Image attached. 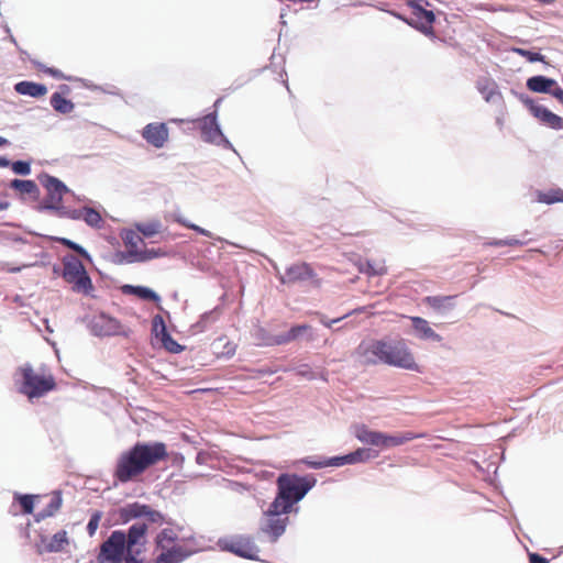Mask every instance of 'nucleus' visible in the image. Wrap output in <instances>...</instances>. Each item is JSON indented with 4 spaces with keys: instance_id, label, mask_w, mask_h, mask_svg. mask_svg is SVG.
Segmentation results:
<instances>
[{
    "instance_id": "obj_29",
    "label": "nucleus",
    "mask_w": 563,
    "mask_h": 563,
    "mask_svg": "<svg viewBox=\"0 0 563 563\" xmlns=\"http://www.w3.org/2000/svg\"><path fill=\"white\" fill-rule=\"evenodd\" d=\"M556 86L558 84L554 79L544 76H533L527 80V88L533 92L539 93L553 95V90Z\"/></svg>"
},
{
    "instance_id": "obj_9",
    "label": "nucleus",
    "mask_w": 563,
    "mask_h": 563,
    "mask_svg": "<svg viewBox=\"0 0 563 563\" xmlns=\"http://www.w3.org/2000/svg\"><path fill=\"white\" fill-rule=\"evenodd\" d=\"M216 547L221 552L231 553L238 558L251 561L265 562L260 559V547L254 542V539L249 534H230L220 537Z\"/></svg>"
},
{
    "instance_id": "obj_14",
    "label": "nucleus",
    "mask_w": 563,
    "mask_h": 563,
    "mask_svg": "<svg viewBox=\"0 0 563 563\" xmlns=\"http://www.w3.org/2000/svg\"><path fill=\"white\" fill-rule=\"evenodd\" d=\"M9 225L23 229L24 232H26L30 235L42 238V239H45L48 241L57 242V243L62 244L63 246L74 251L78 255V257H80L81 260L92 262L91 254L81 244H79L68 238L42 234V233H38L31 229H27L26 227L22 225L21 223H10Z\"/></svg>"
},
{
    "instance_id": "obj_54",
    "label": "nucleus",
    "mask_w": 563,
    "mask_h": 563,
    "mask_svg": "<svg viewBox=\"0 0 563 563\" xmlns=\"http://www.w3.org/2000/svg\"><path fill=\"white\" fill-rule=\"evenodd\" d=\"M529 563H550V561L538 552H528Z\"/></svg>"
},
{
    "instance_id": "obj_33",
    "label": "nucleus",
    "mask_w": 563,
    "mask_h": 563,
    "mask_svg": "<svg viewBox=\"0 0 563 563\" xmlns=\"http://www.w3.org/2000/svg\"><path fill=\"white\" fill-rule=\"evenodd\" d=\"M211 346L218 358L229 360L235 354L236 351V344L225 340L223 336L214 340Z\"/></svg>"
},
{
    "instance_id": "obj_6",
    "label": "nucleus",
    "mask_w": 563,
    "mask_h": 563,
    "mask_svg": "<svg viewBox=\"0 0 563 563\" xmlns=\"http://www.w3.org/2000/svg\"><path fill=\"white\" fill-rule=\"evenodd\" d=\"M37 179L45 188L46 196L33 207L36 212H51L57 218L64 219L70 208L64 206L66 195L75 196V192L58 177L46 172L38 174Z\"/></svg>"
},
{
    "instance_id": "obj_11",
    "label": "nucleus",
    "mask_w": 563,
    "mask_h": 563,
    "mask_svg": "<svg viewBox=\"0 0 563 563\" xmlns=\"http://www.w3.org/2000/svg\"><path fill=\"white\" fill-rule=\"evenodd\" d=\"M169 255L168 251L163 249H144L131 250L130 252L115 251L111 256V262L115 265H128L134 263H146L154 258L166 257Z\"/></svg>"
},
{
    "instance_id": "obj_1",
    "label": "nucleus",
    "mask_w": 563,
    "mask_h": 563,
    "mask_svg": "<svg viewBox=\"0 0 563 563\" xmlns=\"http://www.w3.org/2000/svg\"><path fill=\"white\" fill-rule=\"evenodd\" d=\"M147 523L135 521L126 530H113L99 545L97 563H146Z\"/></svg>"
},
{
    "instance_id": "obj_57",
    "label": "nucleus",
    "mask_w": 563,
    "mask_h": 563,
    "mask_svg": "<svg viewBox=\"0 0 563 563\" xmlns=\"http://www.w3.org/2000/svg\"><path fill=\"white\" fill-rule=\"evenodd\" d=\"M209 457H210L209 453L201 450V451L197 452V454H196V463L198 465H206Z\"/></svg>"
},
{
    "instance_id": "obj_25",
    "label": "nucleus",
    "mask_w": 563,
    "mask_h": 563,
    "mask_svg": "<svg viewBox=\"0 0 563 563\" xmlns=\"http://www.w3.org/2000/svg\"><path fill=\"white\" fill-rule=\"evenodd\" d=\"M420 437V434H416L411 431H406L397 434H390L380 431L377 448H380L383 450L396 448Z\"/></svg>"
},
{
    "instance_id": "obj_24",
    "label": "nucleus",
    "mask_w": 563,
    "mask_h": 563,
    "mask_svg": "<svg viewBox=\"0 0 563 563\" xmlns=\"http://www.w3.org/2000/svg\"><path fill=\"white\" fill-rule=\"evenodd\" d=\"M145 509H147V504H142L140 501L125 504L117 511L118 523L128 525L133 520L140 521L141 519H144Z\"/></svg>"
},
{
    "instance_id": "obj_5",
    "label": "nucleus",
    "mask_w": 563,
    "mask_h": 563,
    "mask_svg": "<svg viewBox=\"0 0 563 563\" xmlns=\"http://www.w3.org/2000/svg\"><path fill=\"white\" fill-rule=\"evenodd\" d=\"M13 380L16 391L25 396L31 402L57 388L56 379L52 374L36 373L29 362L15 369Z\"/></svg>"
},
{
    "instance_id": "obj_64",
    "label": "nucleus",
    "mask_w": 563,
    "mask_h": 563,
    "mask_svg": "<svg viewBox=\"0 0 563 563\" xmlns=\"http://www.w3.org/2000/svg\"><path fill=\"white\" fill-rule=\"evenodd\" d=\"M553 96L563 103V89H561L559 86H556L553 90Z\"/></svg>"
},
{
    "instance_id": "obj_58",
    "label": "nucleus",
    "mask_w": 563,
    "mask_h": 563,
    "mask_svg": "<svg viewBox=\"0 0 563 563\" xmlns=\"http://www.w3.org/2000/svg\"><path fill=\"white\" fill-rule=\"evenodd\" d=\"M8 239L14 243L31 244L26 238L13 232L9 233Z\"/></svg>"
},
{
    "instance_id": "obj_19",
    "label": "nucleus",
    "mask_w": 563,
    "mask_h": 563,
    "mask_svg": "<svg viewBox=\"0 0 563 563\" xmlns=\"http://www.w3.org/2000/svg\"><path fill=\"white\" fill-rule=\"evenodd\" d=\"M38 537L40 543L35 544L38 554L60 552L69 543L67 531L64 529L54 533L49 541L44 533H40Z\"/></svg>"
},
{
    "instance_id": "obj_62",
    "label": "nucleus",
    "mask_w": 563,
    "mask_h": 563,
    "mask_svg": "<svg viewBox=\"0 0 563 563\" xmlns=\"http://www.w3.org/2000/svg\"><path fill=\"white\" fill-rule=\"evenodd\" d=\"M216 145L218 146H222L223 150L225 151H231L233 152L235 155L239 156V153L234 150L233 147V143H214Z\"/></svg>"
},
{
    "instance_id": "obj_2",
    "label": "nucleus",
    "mask_w": 563,
    "mask_h": 563,
    "mask_svg": "<svg viewBox=\"0 0 563 563\" xmlns=\"http://www.w3.org/2000/svg\"><path fill=\"white\" fill-rule=\"evenodd\" d=\"M169 456L167 445L161 441H137L123 451L113 470V487L126 484L143 475L150 467L155 466Z\"/></svg>"
},
{
    "instance_id": "obj_43",
    "label": "nucleus",
    "mask_w": 563,
    "mask_h": 563,
    "mask_svg": "<svg viewBox=\"0 0 563 563\" xmlns=\"http://www.w3.org/2000/svg\"><path fill=\"white\" fill-rule=\"evenodd\" d=\"M255 339L258 341V345L262 346H275L280 345V342H277L279 340V334H271L268 330H266L263 327H260L255 330Z\"/></svg>"
},
{
    "instance_id": "obj_7",
    "label": "nucleus",
    "mask_w": 563,
    "mask_h": 563,
    "mask_svg": "<svg viewBox=\"0 0 563 563\" xmlns=\"http://www.w3.org/2000/svg\"><path fill=\"white\" fill-rule=\"evenodd\" d=\"M63 279L71 286V290L86 297L96 298L92 279L81 262L74 254H65L62 257Z\"/></svg>"
},
{
    "instance_id": "obj_17",
    "label": "nucleus",
    "mask_w": 563,
    "mask_h": 563,
    "mask_svg": "<svg viewBox=\"0 0 563 563\" xmlns=\"http://www.w3.org/2000/svg\"><path fill=\"white\" fill-rule=\"evenodd\" d=\"M121 291L124 295L135 296L144 301L154 302L164 314H166L168 318H170L169 311L165 310L161 306V301H162L161 296L151 287L143 286V285L124 284L121 286Z\"/></svg>"
},
{
    "instance_id": "obj_59",
    "label": "nucleus",
    "mask_w": 563,
    "mask_h": 563,
    "mask_svg": "<svg viewBox=\"0 0 563 563\" xmlns=\"http://www.w3.org/2000/svg\"><path fill=\"white\" fill-rule=\"evenodd\" d=\"M481 91H482V93H485V100H486V101H490V100H493V97H494L495 95H498V92H497V90L495 89V87H494V86H493V87H488V86H487V87H485V88L481 89Z\"/></svg>"
},
{
    "instance_id": "obj_53",
    "label": "nucleus",
    "mask_w": 563,
    "mask_h": 563,
    "mask_svg": "<svg viewBox=\"0 0 563 563\" xmlns=\"http://www.w3.org/2000/svg\"><path fill=\"white\" fill-rule=\"evenodd\" d=\"M40 257V262H35L33 264H29L27 266H46L51 263V254L46 251H42L37 254Z\"/></svg>"
},
{
    "instance_id": "obj_60",
    "label": "nucleus",
    "mask_w": 563,
    "mask_h": 563,
    "mask_svg": "<svg viewBox=\"0 0 563 563\" xmlns=\"http://www.w3.org/2000/svg\"><path fill=\"white\" fill-rule=\"evenodd\" d=\"M190 230H192V231H195L198 234L203 235V236H208V238L212 236V233L209 230H207V229H205L202 227H199L198 224H191L190 225Z\"/></svg>"
},
{
    "instance_id": "obj_18",
    "label": "nucleus",
    "mask_w": 563,
    "mask_h": 563,
    "mask_svg": "<svg viewBox=\"0 0 563 563\" xmlns=\"http://www.w3.org/2000/svg\"><path fill=\"white\" fill-rule=\"evenodd\" d=\"M8 187L18 194L21 201H25L26 198L35 202L40 200L41 190L33 179L13 178L10 180Z\"/></svg>"
},
{
    "instance_id": "obj_30",
    "label": "nucleus",
    "mask_w": 563,
    "mask_h": 563,
    "mask_svg": "<svg viewBox=\"0 0 563 563\" xmlns=\"http://www.w3.org/2000/svg\"><path fill=\"white\" fill-rule=\"evenodd\" d=\"M145 141H167L168 126L163 122H154L147 124L142 132Z\"/></svg>"
},
{
    "instance_id": "obj_8",
    "label": "nucleus",
    "mask_w": 563,
    "mask_h": 563,
    "mask_svg": "<svg viewBox=\"0 0 563 563\" xmlns=\"http://www.w3.org/2000/svg\"><path fill=\"white\" fill-rule=\"evenodd\" d=\"M290 514L292 512L272 500L260 519L258 534L263 533L271 543H276L286 532Z\"/></svg>"
},
{
    "instance_id": "obj_61",
    "label": "nucleus",
    "mask_w": 563,
    "mask_h": 563,
    "mask_svg": "<svg viewBox=\"0 0 563 563\" xmlns=\"http://www.w3.org/2000/svg\"><path fill=\"white\" fill-rule=\"evenodd\" d=\"M45 73L49 74L51 76H53L54 78H57V79L63 78L62 71L58 69H55V68H46Z\"/></svg>"
},
{
    "instance_id": "obj_12",
    "label": "nucleus",
    "mask_w": 563,
    "mask_h": 563,
    "mask_svg": "<svg viewBox=\"0 0 563 563\" xmlns=\"http://www.w3.org/2000/svg\"><path fill=\"white\" fill-rule=\"evenodd\" d=\"M317 277L314 269L306 262L295 263L286 267L285 273H278V282L282 285L305 283Z\"/></svg>"
},
{
    "instance_id": "obj_49",
    "label": "nucleus",
    "mask_w": 563,
    "mask_h": 563,
    "mask_svg": "<svg viewBox=\"0 0 563 563\" xmlns=\"http://www.w3.org/2000/svg\"><path fill=\"white\" fill-rule=\"evenodd\" d=\"M101 510H92L89 516L88 523L86 526V530L89 537H93L102 518Z\"/></svg>"
},
{
    "instance_id": "obj_42",
    "label": "nucleus",
    "mask_w": 563,
    "mask_h": 563,
    "mask_svg": "<svg viewBox=\"0 0 563 563\" xmlns=\"http://www.w3.org/2000/svg\"><path fill=\"white\" fill-rule=\"evenodd\" d=\"M51 104L53 109L59 113L66 114L73 111L74 104L70 100L66 99L59 92H55L51 97Z\"/></svg>"
},
{
    "instance_id": "obj_55",
    "label": "nucleus",
    "mask_w": 563,
    "mask_h": 563,
    "mask_svg": "<svg viewBox=\"0 0 563 563\" xmlns=\"http://www.w3.org/2000/svg\"><path fill=\"white\" fill-rule=\"evenodd\" d=\"M168 459H170L173 466H181L185 462V456L179 452H173Z\"/></svg>"
},
{
    "instance_id": "obj_45",
    "label": "nucleus",
    "mask_w": 563,
    "mask_h": 563,
    "mask_svg": "<svg viewBox=\"0 0 563 563\" xmlns=\"http://www.w3.org/2000/svg\"><path fill=\"white\" fill-rule=\"evenodd\" d=\"M532 241H533V239L520 240V239H517V238L490 239L487 242H485L484 245L496 246V247H501V246H523V245L529 244Z\"/></svg>"
},
{
    "instance_id": "obj_34",
    "label": "nucleus",
    "mask_w": 563,
    "mask_h": 563,
    "mask_svg": "<svg viewBox=\"0 0 563 563\" xmlns=\"http://www.w3.org/2000/svg\"><path fill=\"white\" fill-rule=\"evenodd\" d=\"M379 434H380L379 430H373V429L368 428L366 424H361V426L356 427V430H355V438L360 442H362L364 444L372 445V446H376V448L378 444Z\"/></svg>"
},
{
    "instance_id": "obj_37",
    "label": "nucleus",
    "mask_w": 563,
    "mask_h": 563,
    "mask_svg": "<svg viewBox=\"0 0 563 563\" xmlns=\"http://www.w3.org/2000/svg\"><path fill=\"white\" fill-rule=\"evenodd\" d=\"M179 540L178 533L167 527L163 528L155 537L154 544L157 550H163L164 548H168L167 544L175 543Z\"/></svg>"
},
{
    "instance_id": "obj_32",
    "label": "nucleus",
    "mask_w": 563,
    "mask_h": 563,
    "mask_svg": "<svg viewBox=\"0 0 563 563\" xmlns=\"http://www.w3.org/2000/svg\"><path fill=\"white\" fill-rule=\"evenodd\" d=\"M536 201L544 205H554L558 202L563 203V189L560 187L550 188L548 190L537 189L533 192Z\"/></svg>"
},
{
    "instance_id": "obj_3",
    "label": "nucleus",
    "mask_w": 563,
    "mask_h": 563,
    "mask_svg": "<svg viewBox=\"0 0 563 563\" xmlns=\"http://www.w3.org/2000/svg\"><path fill=\"white\" fill-rule=\"evenodd\" d=\"M356 353L361 356H367L364 361L367 366L380 363L419 374L423 373V367L416 362L412 351L402 338L384 336L374 339L367 344L361 342L356 347Z\"/></svg>"
},
{
    "instance_id": "obj_51",
    "label": "nucleus",
    "mask_w": 563,
    "mask_h": 563,
    "mask_svg": "<svg viewBox=\"0 0 563 563\" xmlns=\"http://www.w3.org/2000/svg\"><path fill=\"white\" fill-rule=\"evenodd\" d=\"M357 310H353V311H349L346 312L344 316L342 317H339V318H334V319H328L325 316H322L321 319H320V322L327 327V328H332L333 324L335 323H339L340 321H342L343 319H345L346 317L351 316L352 313L356 312Z\"/></svg>"
},
{
    "instance_id": "obj_47",
    "label": "nucleus",
    "mask_w": 563,
    "mask_h": 563,
    "mask_svg": "<svg viewBox=\"0 0 563 563\" xmlns=\"http://www.w3.org/2000/svg\"><path fill=\"white\" fill-rule=\"evenodd\" d=\"M31 164V159H10L9 167L18 176H29L32 173Z\"/></svg>"
},
{
    "instance_id": "obj_48",
    "label": "nucleus",
    "mask_w": 563,
    "mask_h": 563,
    "mask_svg": "<svg viewBox=\"0 0 563 563\" xmlns=\"http://www.w3.org/2000/svg\"><path fill=\"white\" fill-rule=\"evenodd\" d=\"M161 342V345L162 347L172 353V354H179L181 353L183 351H185L186 346L178 343L173 336L172 334H167L166 336H164L163 339L159 340Z\"/></svg>"
},
{
    "instance_id": "obj_28",
    "label": "nucleus",
    "mask_w": 563,
    "mask_h": 563,
    "mask_svg": "<svg viewBox=\"0 0 563 563\" xmlns=\"http://www.w3.org/2000/svg\"><path fill=\"white\" fill-rule=\"evenodd\" d=\"M63 505V494L62 490L56 489L52 493V498L49 503L46 505L44 509L41 511L33 514V519L35 522H40L48 517H53L54 514L60 509Z\"/></svg>"
},
{
    "instance_id": "obj_56",
    "label": "nucleus",
    "mask_w": 563,
    "mask_h": 563,
    "mask_svg": "<svg viewBox=\"0 0 563 563\" xmlns=\"http://www.w3.org/2000/svg\"><path fill=\"white\" fill-rule=\"evenodd\" d=\"M278 372L277 368H273L271 366L264 365L256 369L258 376H271Z\"/></svg>"
},
{
    "instance_id": "obj_26",
    "label": "nucleus",
    "mask_w": 563,
    "mask_h": 563,
    "mask_svg": "<svg viewBox=\"0 0 563 563\" xmlns=\"http://www.w3.org/2000/svg\"><path fill=\"white\" fill-rule=\"evenodd\" d=\"M529 107L532 114L541 122L553 129H563V119L552 113L547 108L529 100Z\"/></svg>"
},
{
    "instance_id": "obj_39",
    "label": "nucleus",
    "mask_w": 563,
    "mask_h": 563,
    "mask_svg": "<svg viewBox=\"0 0 563 563\" xmlns=\"http://www.w3.org/2000/svg\"><path fill=\"white\" fill-rule=\"evenodd\" d=\"M357 268L360 273L365 274L368 277L383 276L387 274L386 266L376 267L375 263L368 258L360 260Z\"/></svg>"
},
{
    "instance_id": "obj_21",
    "label": "nucleus",
    "mask_w": 563,
    "mask_h": 563,
    "mask_svg": "<svg viewBox=\"0 0 563 563\" xmlns=\"http://www.w3.org/2000/svg\"><path fill=\"white\" fill-rule=\"evenodd\" d=\"M41 495L35 494H23V493H13V500L9 508V514L12 516L22 515H33L35 508V500L38 499Z\"/></svg>"
},
{
    "instance_id": "obj_44",
    "label": "nucleus",
    "mask_w": 563,
    "mask_h": 563,
    "mask_svg": "<svg viewBox=\"0 0 563 563\" xmlns=\"http://www.w3.org/2000/svg\"><path fill=\"white\" fill-rule=\"evenodd\" d=\"M120 236L125 245V250L123 252H130L131 250L137 249V242L142 241L136 231L130 228L121 229Z\"/></svg>"
},
{
    "instance_id": "obj_31",
    "label": "nucleus",
    "mask_w": 563,
    "mask_h": 563,
    "mask_svg": "<svg viewBox=\"0 0 563 563\" xmlns=\"http://www.w3.org/2000/svg\"><path fill=\"white\" fill-rule=\"evenodd\" d=\"M14 89L20 95L34 98H40L47 93V88L45 85L26 80L15 84Z\"/></svg>"
},
{
    "instance_id": "obj_27",
    "label": "nucleus",
    "mask_w": 563,
    "mask_h": 563,
    "mask_svg": "<svg viewBox=\"0 0 563 563\" xmlns=\"http://www.w3.org/2000/svg\"><path fill=\"white\" fill-rule=\"evenodd\" d=\"M457 295H449V296H428L426 297V302L433 310L446 314L451 310L455 308V300Z\"/></svg>"
},
{
    "instance_id": "obj_36",
    "label": "nucleus",
    "mask_w": 563,
    "mask_h": 563,
    "mask_svg": "<svg viewBox=\"0 0 563 563\" xmlns=\"http://www.w3.org/2000/svg\"><path fill=\"white\" fill-rule=\"evenodd\" d=\"M296 464H303L308 468L312 470H321L325 467H332L331 456L323 455H309L305 456L298 461Z\"/></svg>"
},
{
    "instance_id": "obj_15",
    "label": "nucleus",
    "mask_w": 563,
    "mask_h": 563,
    "mask_svg": "<svg viewBox=\"0 0 563 563\" xmlns=\"http://www.w3.org/2000/svg\"><path fill=\"white\" fill-rule=\"evenodd\" d=\"M409 7L411 8L412 18L409 20L400 14H395L398 19L402 20L407 24L427 33L432 29V24L434 22V13L430 10L423 9L421 5L409 2Z\"/></svg>"
},
{
    "instance_id": "obj_10",
    "label": "nucleus",
    "mask_w": 563,
    "mask_h": 563,
    "mask_svg": "<svg viewBox=\"0 0 563 563\" xmlns=\"http://www.w3.org/2000/svg\"><path fill=\"white\" fill-rule=\"evenodd\" d=\"M87 327L90 333L97 338H129L131 333V330L129 328H124L119 319L104 311L93 314Z\"/></svg>"
},
{
    "instance_id": "obj_41",
    "label": "nucleus",
    "mask_w": 563,
    "mask_h": 563,
    "mask_svg": "<svg viewBox=\"0 0 563 563\" xmlns=\"http://www.w3.org/2000/svg\"><path fill=\"white\" fill-rule=\"evenodd\" d=\"M135 230L142 234L145 239H151L159 233L162 229V222L158 220L150 221V222H136L134 224Z\"/></svg>"
},
{
    "instance_id": "obj_16",
    "label": "nucleus",
    "mask_w": 563,
    "mask_h": 563,
    "mask_svg": "<svg viewBox=\"0 0 563 563\" xmlns=\"http://www.w3.org/2000/svg\"><path fill=\"white\" fill-rule=\"evenodd\" d=\"M64 219L70 220H82L89 228L95 230H101L106 225V221L103 220L99 210L84 206L78 209H69Z\"/></svg>"
},
{
    "instance_id": "obj_35",
    "label": "nucleus",
    "mask_w": 563,
    "mask_h": 563,
    "mask_svg": "<svg viewBox=\"0 0 563 563\" xmlns=\"http://www.w3.org/2000/svg\"><path fill=\"white\" fill-rule=\"evenodd\" d=\"M219 312L220 308L216 307L209 311H205L203 313H201L199 320L191 325L192 332L199 333L206 331L211 323L217 321Z\"/></svg>"
},
{
    "instance_id": "obj_23",
    "label": "nucleus",
    "mask_w": 563,
    "mask_h": 563,
    "mask_svg": "<svg viewBox=\"0 0 563 563\" xmlns=\"http://www.w3.org/2000/svg\"><path fill=\"white\" fill-rule=\"evenodd\" d=\"M409 320L413 330V334L418 340L441 342L443 338L437 333L429 324V322L419 316H410Z\"/></svg>"
},
{
    "instance_id": "obj_46",
    "label": "nucleus",
    "mask_w": 563,
    "mask_h": 563,
    "mask_svg": "<svg viewBox=\"0 0 563 563\" xmlns=\"http://www.w3.org/2000/svg\"><path fill=\"white\" fill-rule=\"evenodd\" d=\"M151 333H152V336L157 340H161L164 336H166L167 334H169L166 322L162 314L157 313L153 317Z\"/></svg>"
},
{
    "instance_id": "obj_13",
    "label": "nucleus",
    "mask_w": 563,
    "mask_h": 563,
    "mask_svg": "<svg viewBox=\"0 0 563 563\" xmlns=\"http://www.w3.org/2000/svg\"><path fill=\"white\" fill-rule=\"evenodd\" d=\"M379 451L373 448H357L346 454L331 456L332 467H341L344 465H355L366 463L378 457Z\"/></svg>"
},
{
    "instance_id": "obj_63",
    "label": "nucleus",
    "mask_w": 563,
    "mask_h": 563,
    "mask_svg": "<svg viewBox=\"0 0 563 563\" xmlns=\"http://www.w3.org/2000/svg\"><path fill=\"white\" fill-rule=\"evenodd\" d=\"M30 527H31V522L29 521L25 527H23L21 529V537L25 538V539H30Z\"/></svg>"
},
{
    "instance_id": "obj_52",
    "label": "nucleus",
    "mask_w": 563,
    "mask_h": 563,
    "mask_svg": "<svg viewBox=\"0 0 563 563\" xmlns=\"http://www.w3.org/2000/svg\"><path fill=\"white\" fill-rule=\"evenodd\" d=\"M166 143H147V146L145 147L146 153L150 158L159 157L162 154H156L155 151L163 148Z\"/></svg>"
},
{
    "instance_id": "obj_50",
    "label": "nucleus",
    "mask_w": 563,
    "mask_h": 563,
    "mask_svg": "<svg viewBox=\"0 0 563 563\" xmlns=\"http://www.w3.org/2000/svg\"><path fill=\"white\" fill-rule=\"evenodd\" d=\"M516 52L532 63L533 62H543V59H544V56L537 52H531V51L523 49V48H517Z\"/></svg>"
},
{
    "instance_id": "obj_38",
    "label": "nucleus",
    "mask_w": 563,
    "mask_h": 563,
    "mask_svg": "<svg viewBox=\"0 0 563 563\" xmlns=\"http://www.w3.org/2000/svg\"><path fill=\"white\" fill-rule=\"evenodd\" d=\"M311 327L307 323L294 324L284 333L279 334L280 345L287 344L291 341L299 339L306 331L310 330Z\"/></svg>"
},
{
    "instance_id": "obj_4",
    "label": "nucleus",
    "mask_w": 563,
    "mask_h": 563,
    "mask_svg": "<svg viewBox=\"0 0 563 563\" xmlns=\"http://www.w3.org/2000/svg\"><path fill=\"white\" fill-rule=\"evenodd\" d=\"M314 474L280 473L276 478L274 503L294 514L299 512L298 503L317 485Z\"/></svg>"
},
{
    "instance_id": "obj_20",
    "label": "nucleus",
    "mask_w": 563,
    "mask_h": 563,
    "mask_svg": "<svg viewBox=\"0 0 563 563\" xmlns=\"http://www.w3.org/2000/svg\"><path fill=\"white\" fill-rule=\"evenodd\" d=\"M196 126L200 130L201 137L205 141H227L219 128L214 113L207 114L206 117L197 120Z\"/></svg>"
},
{
    "instance_id": "obj_40",
    "label": "nucleus",
    "mask_w": 563,
    "mask_h": 563,
    "mask_svg": "<svg viewBox=\"0 0 563 563\" xmlns=\"http://www.w3.org/2000/svg\"><path fill=\"white\" fill-rule=\"evenodd\" d=\"M144 521L145 523H155L158 526L167 525L174 526V520L172 518L166 517L162 511L152 508L147 505V509H145Z\"/></svg>"
},
{
    "instance_id": "obj_22",
    "label": "nucleus",
    "mask_w": 563,
    "mask_h": 563,
    "mask_svg": "<svg viewBox=\"0 0 563 563\" xmlns=\"http://www.w3.org/2000/svg\"><path fill=\"white\" fill-rule=\"evenodd\" d=\"M197 552V550L174 544L161 550V553L155 559V563H181Z\"/></svg>"
}]
</instances>
